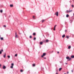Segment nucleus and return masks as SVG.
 <instances>
[{
  "label": "nucleus",
  "mask_w": 74,
  "mask_h": 74,
  "mask_svg": "<svg viewBox=\"0 0 74 74\" xmlns=\"http://www.w3.org/2000/svg\"><path fill=\"white\" fill-rule=\"evenodd\" d=\"M66 59H67L68 61H69V60H71V58H69V57H66Z\"/></svg>",
  "instance_id": "nucleus-1"
},
{
  "label": "nucleus",
  "mask_w": 74,
  "mask_h": 74,
  "mask_svg": "<svg viewBox=\"0 0 74 74\" xmlns=\"http://www.w3.org/2000/svg\"><path fill=\"white\" fill-rule=\"evenodd\" d=\"M46 55V53H43V55L41 56V57L42 58H43L44 56H45Z\"/></svg>",
  "instance_id": "nucleus-2"
},
{
  "label": "nucleus",
  "mask_w": 74,
  "mask_h": 74,
  "mask_svg": "<svg viewBox=\"0 0 74 74\" xmlns=\"http://www.w3.org/2000/svg\"><path fill=\"white\" fill-rule=\"evenodd\" d=\"M58 14H59V12H55V13L54 14V15H56L57 16H58Z\"/></svg>",
  "instance_id": "nucleus-3"
},
{
  "label": "nucleus",
  "mask_w": 74,
  "mask_h": 74,
  "mask_svg": "<svg viewBox=\"0 0 74 74\" xmlns=\"http://www.w3.org/2000/svg\"><path fill=\"white\" fill-rule=\"evenodd\" d=\"M16 33V32L15 33V38H18V35Z\"/></svg>",
  "instance_id": "nucleus-4"
},
{
  "label": "nucleus",
  "mask_w": 74,
  "mask_h": 74,
  "mask_svg": "<svg viewBox=\"0 0 74 74\" xmlns=\"http://www.w3.org/2000/svg\"><path fill=\"white\" fill-rule=\"evenodd\" d=\"M72 11V10L70 11H68V10H66V12L67 13H68V12H71Z\"/></svg>",
  "instance_id": "nucleus-5"
},
{
  "label": "nucleus",
  "mask_w": 74,
  "mask_h": 74,
  "mask_svg": "<svg viewBox=\"0 0 74 74\" xmlns=\"http://www.w3.org/2000/svg\"><path fill=\"white\" fill-rule=\"evenodd\" d=\"M3 69H6V67L4 66H3Z\"/></svg>",
  "instance_id": "nucleus-6"
},
{
  "label": "nucleus",
  "mask_w": 74,
  "mask_h": 74,
  "mask_svg": "<svg viewBox=\"0 0 74 74\" xmlns=\"http://www.w3.org/2000/svg\"><path fill=\"white\" fill-rule=\"evenodd\" d=\"M1 40H4V38H3V37H1V38H0Z\"/></svg>",
  "instance_id": "nucleus-7"
},
{
  "label": "nucleus",
  "mask_w": 74,
  "mask_h": 74,
  "mask_svg": "<svg viewBox=\"0 0 74 74\" xmlns=\"http://www.w3.org/2000/svg\"><path fill=\"white\" fill-rule=\"evenodd\" d=\"M56 30V27L54 26V27L53 30Z\"/></svg>",
  "instance_id": "nucleus-8"
},
{
  "label": "nucleus",
  "mask_w": 74,
  "mask_h": 74,
  "mask_svg": "<svg viewBox=\"0 0 74 74\" xmlns=\"http://www.w3.org/2000/svg\"><path fill=\"white\" fill-rule=\"evenodd\" d=\"M42 44H43V42H40V45H42Z\"/></svg>",
  "instance_id": "nucleus-9"
},
{
  "label": "nucleus",
  "mask_w": 74,
  "mask_h": 74,
  "mask_svg": "<svg viewBox=\"0 0 74 74\" xmlns=\"http://www.w3.org/2000/svg\"><path fill=\"white\" fill-rule=\"evenodd\" d=\"M6 56V54L5 53V54L3 55L4 58H5Z\"/></svg>",
  "instance_id": "nucleus-10"
},
{
  "label": "nucleus",
  "mask_w": 74,
  "mask_h": 74,
  "mask_svg": "<svg viewBox=\"0 0 74 74\" xmlns=\"http://www.w3.org/2000/svg\"><path fill=\"white\" fill-rule=\"evenodd\" d=\"M71 58H74V56L72 55L71 56Z\"/></svg>",
  "instance_id": "nucleus-11"
},
{
  "label": "nucleus",
  "mask_w": 74,
  "mask_h": 74,
  "mask_svg": "<svg viewBox=\"0 0 74 74\" xmlns=\"http://www.w3.org/2000/svg\"><path fill=\"white\" fill-rule=\"evenodd\" d=\"M10 7H13V5H12H12H10Z\"/></svg>",
  "instance_id": "nucleus-12"
},
{
  "label": "nucleus",
  "mask_w": 74,
  "mask_h": 74,
  "mask_svg": "<svg viewBox=\"0 0 74 74\" xmlns=\"http://www.w3.org/2000/svg\"><path fill=\"white\" fill-rule=\"evenodd\" d=\"M69 16V14H66V17H67V18H68Z\"/></svg>",
  "instance_id": "nucleus-13"
},
{
  "label": "nucleus",
  "mask_w": 74,
  "mask_h": 74,
  "mask_svg": "<svg viewBox=\"0 0 74 74\" xmlns=\"http://www.w3.org/2000/svg\"><path fill=\"white\" fill-rule=\"evenodd\" d=\"M65 37V35H62V37L63 38H64V37Z\"/></svg>",
  "instance_id": "nucleus-14"
},
{
  "label": "nucleus",
  "mask_w": 74,
  "mask_h": 74,
  "mask_svg": "<svg viewBox=\"0 0 74 74\" xmlns=\"http://www.w3.org/2000/svg\"><path fill=\"white\" fill-rule=\"evenodd\" d=\"M71 48V46H69L68 47V49H70Z\"/></svg>",
  "instance_id": "nucleus-15"
},
{
  "label": "nucleus",
  "mask_w": 74,
  "mask_h": 74,
  "mask_svg": "<svg viewBox=\"0 0 74 74\" xmlns=\"http://www.w3.org/2000/svg\"><path fill=\"white\" fill-rule=\"evenodd\" d=\"M45 21V20H42L41 21L42 22V23H43V22H44V21Z\"/></svg>",
  "instance_id": "nucleus-16"
},
{
  "label": "nucleus",
  "mask_w": 74,
  "mask_h": 74,
  "mask_svg": "<svg viewBox=\"0 0 74 74\" xmlns=\"http://www.w3.org/2000/svg\"><path fill=\"white\" fill-rule=\"evenodd\" d=\"M62 68H60L59 69V71H60V70H62Z\"/></svg>",
  "instance_id": "nucleus-17"
},
{
  "label": "nucleus",
  "mask_w": 74,
  "mask_h": 74,
  "mask_svg": "<svg viewBox=\"0 0 74 74\" xmlns=\"http://www.w3.org/2000/svg\"><path fill=\"white\" fill-rule=\"evenodd\" d=\"M66 37L67 39L69 38V36H66Z\"/></svg>",
  "instance_id": "nucleus-18"
},
{
  "label": "nucleus",
  "mask_w": 74,
  "mask_h": 74,
  "mask_svg": "<svg viewBox=\"0 0 74 74\" xmlns=\"http://www.w3.org/2000/svg\"><path fill=\"white\" fill-rule=\"evenodd\" d=\"M48 41H49V40H46V42H48Z\"/></svg>",
  "instance_id": "nucleus-19"
},
{
  "label": "nucleus",
  "mask_w": 74,
  "mask_h": 74,
  "mask_svg": "<svg viewBox=\"0 0 74 74\" xmlns=\"http://www.w3.org/2000/svg\"><path fill=\"white\" fill-rule=\"evenodd\" d=\"M33 35H34V36H35V35H36V33H33Z\"/></svg>",
  "instance_id": "nucleus-20"
},
{
  "label": "nucleus",
  "mask_w": 74,
  "mask_h": 74,
  "mask_svg": "<svg viewBox=\"0 0 74 74\" xmlns=\"http://www.w3.org/2000/svg\"><path fill=\"white\" fill-rule=\"evenodd\" d=\"M36 66V65L35 64H33V66L34 67V66Z\"/></svg>",
  "instance_id": "nucleus-21"
},
{
  "label": "nucleus",
  "mask_w": 74,
  "mask_h": 74,
  "mask_svg": "<svg viewBox=\"0 0 74 74\" xmlns=\"http://www.w3.org/2000/svg\"><path fill=\"white\" fill-rule=\"evenodd\" d=\"M0 12H1V13H2V12H3V10H1Z\"/></svg>",
  "instance_id": "nucleus-22"
},
{
  "label": "nucleus",
  "mask_w": 74,
  "mask_h": 74,
  "mask_svg": "<svg viewBox=\"0 0 74 74\" xmlns=\"http://www.w3.org/2000/svg\"><path fill=\"white\" fill-rule=\"evenodd\" d=\"M29 38H32V36H29Z\"/></svg>",
  "instance_id": "nucleus-23"
},
{
  "label": "nucleus",
  "mask_w": 74,
  "mask_h": 74,
  "mask_svg": "<svg viewBox=\"0 0 74 74\" xmlns=\"http://www.w3.org/2000/svg\"><path fill=\"white\" fill-rule=\"evenodd\" d=\"M10 68H11V69H13V66H12L10 67Z\"/></svg>",
  "instance_id": "nucleus-24"
},
{
  "label": "nucleus",
  "mask_w": 74,
  "mask_h": 74,
  "mask_svg": "<svg viewBox=\"0 0 74 74\" xmlns=\"http://www.w3.org/2000/svg\"><path fill=\"white\" fill-rule=\"evenodd\" d=\"M21 72H23V70H21L20 71Z\"/></svg>",
  "instance_id": "nucleus-25"
},
{
  "label": "nucleus",
  "mask_w": 74,
  "mask_h": 74,
  "mask_svg": "<svg viewBox=\"0 0 74 74\" xmlns=\"http://www.w3.org/2000/svg\"><path fill=\"white\" fill-rule=\"evenodd\" d=\"M8 58H10V56H8Z\"/></svg>",
  "instance_id": "nucleus-26"
},
{
  "label": "nucleus",
  "mask_w": 74,
  "mask_h": 74,
  "mask_svg": "<svg viewBox=\"0 0 74 74\" xmlns=\"http://www.w3.org/2000/svg\"><path fill=\"white\" fill-rule=\"evenodd\" d=\"M12 66H14V63H12L11 64Z\"/></svg>",
  "instance_id": "nucleus-27"
},
{
  "label": "nucleus",
  "mask_w": 74,
  "mask_h": 74,
  "mask_svg": "<svg viewBox=\"0 0 74 74\" xmlns=\"http://www.w3.org/2000/svg\"><path fill=\"white\" fill-rule=\"evenodd\" d=\"M34 40H36V38H34Z\"/></svg>",
  "instance_id": "nucleus-28"
},
{
  "label": "nucleus",
  "mask_w": 74,
  "mask_h": 74,
  "mask_svg": "<svg viewBox=\"0 0 74 74\" xmlns=\"http://www.w3.org/2000/svg\"><path fill=\"white\" fill-rule=\"evenodd\" d=\"M15 56H18V54H15Z\"/></svg>",
  "instance_id": "nucleus-29"
},
{
  "label": "nucleus",
  "mask_w": 74,
  "mask_h": 74,
  "mask_svg": "<svg viewBox=\"0 0 74 74\" xmlns=\"http://www.w3.org/2000/svg\"><path fill=\"white\" fill-rule=\"evenodd\" d=\"M2 53L1 52V51H0V54H1Z\"/></svg>",
  "instance_id": "nucleus-30"
},
{
  "label": "nucleus",
  "mask_w": 74,
  "mask_h": 74,
  "mask_svg": "<svg viewBox=\"0 0 74 74\" xmlns=\"http://www.w3.org/2000/svg\"><path fill=\"white\" fill-rule=\"evenodd\" d=\"M1 52H3V49L1 50Z\"/></svg>",
  "instance_id": "nucleus-31"
},
{
  "label": "nucleus",
  "mask_w": 74,
  "mask_h": 74,
  "mask_svg": "<svg viewBox=\"0 0 74 74\" xmlns=\"http://www.w3.org/2000/svg\"><path fill=\"white\" fill-rule=\"evenodd\" d=\"M72 7H74V5H72Z\"/></svg>",
  "instance_id": "nucleus-32"
},
{
  "label": "nucleus",
  "mask_w": 74,
  "mask_h": 74,
  "mask_svg": "<svg viewBox=\"0 0 74 74\" xmlns=\"http://www.w3.org/2000/svg\"><path fill=\"white\" fill-rule=\"evenodd\" d=\"M3 26H4V27H6V26L5 25H4Z\"/></svg>",
  "instance_id": "nucleus-33"
},
{
  "label": "nucleus",
  "mask_w": 74,
  "mask_h": 74,
  "mask_svg": "<svg viewBox=\"0 0 74 74\" xmlns=\"http://www.w3.org/2000/svg\"><path fill=\"white\" fill-rule=\"evenodd\" d=\"M44 59H46V58L45 57H44Z\"/></svg>",
  "instance_id": "nucleus-34"
},
{
  "label": "nucleus",
  "mask_w": 74,
  "mask_h": 74,
  "mask_svg": "<svg viewBox=\"0 0 74 74\" xmlns=\"http://www.w3.org/2000/svg\"><path fill=\"white\" fill-rule=\"evenodd\" d=\"M69 71H68V72H67V74H69Z\"/></svg>",
  "instance_id": "nucleus-35"
},
{
  "label": "nucleus",
  "mask_w": 74,
  "mask_h": 74,
  "mask_svg": "<svg viewBox=\"0 0 74 74\" xmlns=\"http://www.w3.org/2000/svg\"><path fill=\"white\" fill-rule=\"evenodd\" d=\"M71 72H72V73H73V70H72L71 71Z\"/></svg>",
  "instance_id": "nucleus-36"
},
{
  "label": "nucleus",
  "mask_w": 74,
  "mask_h": 74,
  "mask_svg": "<svg viewBox=\"0 0 74 74\" xmlns=\"http://www.w3.org/2000/svg\"><path fill=\"white\" fill-rule=\"evenodd\" d=\"M35 16H33V18H35Z\"/></svg>",
  "instance_id": "nucleus-37"
},
{
  "label": "nucleus",
  "mask_w": 74,
  "mask_h": 74,
  "mask_svg": "<svg viewBox=\"0 0 74 74\" xmlns=\"http://www.w3.org/2000/svg\"><path fill=\"white\" fill-rule=\"evenodd\" d=\"M57 26V25H55L54 26H55V27H56V26Z\"/></svg>",
  "instance_id": "nucleus-38"
},
{
  "label": "nucleus",
  "mask_w": 74,
  "mask_h": 74,
  "mask_svg": "<svg viewBox=\"0 0 74 74\" xmlns=\"http://www.w3.org/2000/svg\"><path fill=\"white\" fill-rule=\"evenodd\" d=\"M57 53H59V52L58 51V52H57Z\"/></svg>",
  "instance_id": "nucleus-39"
},
{
  "label": "nucleus",
  "mask_w": 74,
  "mask_h": 74,
  "mask_svg": "<svg viewBox=\"0 0 74 74\" xmlns=\"http://www.w3.org/2000/svg\"><path fill=\"white\" fill-rule=\"evenodd\" d=\"M1 64H0V67H1Z\"/></svg>",
  "instance_id": "nucleus-40"
},
{
  "label": "nucleus",
  "mask_w": 74,
  "mask_h": 74,
  "mask_svg": "<svg viewBox=\"0 0 74 74\" xmlns=\"http://www.w3.org/2000/svg\"><path fill=\"white\" fill-rule=\"evenodd\" d=\"M65 64H67V63H66Z\"/></svg>",
  "instance_id": "nucleus-41"
},
{
  "label": "nucleus",
  "mask_w": 74,
  "mask_h": 74,
  "mask_svg": "<svg viewBox=\"0 0 74 74\" xmlns=\"http://www.w3.org/2000/svg\"><path fill=\"white\" fill-rule=\"evenodd\" d=\"M66 31H67V30H65V32H66Z\"/></svg>",
  "instance_id": "nucleus-42"
},
{
  "label": "nucleus",
  "mask_w": 74,
  "mask_h": 74,
  "mask_svg": "<svg viewBox=\"0 0 74 74\" xmlns=\"http://www.w3.org/2000/svg\"><path fill=\"white\" fill-rule=\"evenodd\" d=\"M1 37V36L0 35V37Z\"/></svg>",
  "instance_id": "nucleus-43"
},
{
  "label": "nucleus",
  "mask_w": 74,
  "mask_h": 74,
  "mask_svg": "<svg viewBox=\"0 0 74 74\" xmlns=\"http://www.w3.org/2000/svg\"><path fill=\"white\" fill-rule=\"evenodd\" d=\"M57 74H58V73H56Z\"/></svg>",
  "instance_id": "nucleus-44"
}]
</instances>
